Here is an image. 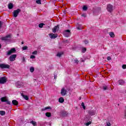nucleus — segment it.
<instances>
[{"label": "nucleus", "instance_id": "1", "mask_svg": "<svg viewBox=\"0 0 126 126\" xmlns=\"http://www.w3.org/2000/svg\"><path fill=\"white\" fill-rule=\"evenodd\" d=\"M20 11H21V10H20V9H17V10H14L13 12V15L14 17H17Z\"/></svg>", "mask_w": 126, "mask_h": 126}, {"label": "nucleus", "instance_id": "2", "mask_svg": "<svg viewBox=\"0 0 126 126\" xmlns=\"http://www.w3.org/2000/svg\"><path fill=\"white\" fill-rule=\"evenodd\" d=\"M113 7H114L112 5H111V4H109L107 5L106 9L109 12H112V11H113Z\"/></svg>", "mask_w": 126, "mask_h": 126}, {"label": "nucleus", "instance_id": "3", "mask_svg": "<svg viewBox=\"0 0 126 126\" xmlns=\"http://www.w3.org/2000/svg\"><path fill=\"white\" fill-rule=\"evenodd\" d=\"M16 52L15 48H12L9 51L7 52V56H10L12 54H14Z\"/></svg>", "mask_w": 126, "mask_h": 126}, {"label": "nucleus", "instance_id": "4", "mask_svg": "<svg viewBox=\"0 0 126 126\" xmlns=\"http://www.w3.org/2000/svg\"><path fill=\"white\" fill-rule=\"evenodd\" d=\"M63 35L65 37H69L70 36V31L66 30L63 32Z\"/></svg>", "mask_w": 126, "mask_h": 126}, {"label": "nucleus", "instance_id": "5", "mask_svg": "<svg viewBox=\"0 0 126 126\" xmlns=\"http://www.w3.org/2000/svg\"><path fill=\"white\" fill-rule=\"evenodd\" d=\"M6 82V78L5 77H1L0 78V84H4Z\"/></svg>", "mask_w": 126, "mask_h": 126}, {"label": "nucleus", "instance_id": "6", "mask_svg": "<svg viewBox=\"0 0 126 126\" xmlns=\"http://www.w3.org/2000/svg\"><path fill=\"white\" fill-rule=\"evenodd\" d=\"M66 93H67V91H66L64 88H63L61 90V95H62V96H65V95H66Z\"/></svg>", "mask_w": 126, "mask_h": 126}, {"label": "nucleus", "instance_id": "7", "mask_svg": "<svg viewBox=\"0 0 126 126\" xmlns=\"http://www.w3.org/2000/svg\"><path fill=\"white\" fill-rule=\"evenodd\" d=\"M16 54H13L9 57V60L10 62H14L15 59H16Z\"/></svg>", "mask_w": 126, "mask_h": 126}, {"label": "nucleus", "instance_id": "8", "mask_svg": "<svg viewBox=\"0 0 126 126\" xmlns=\"http://www.w3.org/2000/svg\"><path fill=\"white\" fill-rule=\"evenodd\" d=\"M0 68H9L10 66L8 64L1 63L0 64Z\"/></svg>", "mask_w": 126, "mask_h": 126}, {"label": "nucleus", "instance_id": "9", "mask_svg": "<svg viewBox=\"0 0 126 126\" xmlns=\"http://www.w3.org/2000/svg\"><path fill=\"white\" fill-rule=\"evenodd\" d=\"M23 85V83L21 82H18L17 83H16V87H17V88H20L21 87H22Z\"/></svg>", "mask_w": 126, "mask_h": 126}, {"label": "nucleus", "instance_id": "10", "mask_svg": "<svg viewBox=\"0 0 126 126\" xmlns=\"http://www.w3.org/2000/svg\"><path fill=\"white\" fill-rule=\"evenodd\" d=\"M49 36L51 39H56L58 37V34L57 33H50Z\"/></svg>", "mask_w": 126, "mask_h": 126}, {"label": "nucleus", "instance_id": "11", "mask_svg": "<svg viewBox=\"0 0 126 126\" xmlns=\"http://www.w3.org/2000/svg\"><path fill=\"white\" fill-rule=\"evenodd\" d=\"M9 39H10V35L9 34L1 38V39L3 41H7Z\"/></svg>", "mask_w": 126, "mask_h": 126}, {"label": "nucleus", "instance_id": "12", "mask_svg": "<svg viewBox=\"0 0 126 126\" xmlns=\"http://www.w3.org/2000/svg\"><path fill=\"white\" fill-rule=\"evenodd\" d=\"M59 29H60V27L59 26H55L53 29L52 32L53 33H56L57 31H59Z\"/></svg>", "mask_w": 126, "mask_h": 126}, {"label": "nucleus", "instance_id": "13", "mask_svg": "<svg viewBox=\"0 0 126 126\" xmlns=\"http://www.w3.org/2000/svg\"><path fill=\"white\" fill-rule=\"evenodd\" d=\"M118 84L120 85H125V84H126V82L125 81H124L123 80H120L118 81Z\"/></svg>", "mask_w": 126, "mask_h": 126}, {"label": "nucleus", "instance_id": "14", "mask_svg": "<svg viewBox=\"0 0 126 126\" xmlns=\"http://www.w3.org/2000/svg\"><path fill=\"white\" fill-rule=\"evenodd\" d=\"M12 103L15 106H17V105H18V101H17L16 100H13L12 101Z\"/></svg>", "mask_w": 126, "mask_h": 126}, {"label": "nucleus", "instance_id": "15", "mask_svg": "<svg viewBox=\"0 0 126 126\" xmlns=\"http://www.w3.org/2000/svg\"><path fill=\"white\" fill-rule=\"evenodd\" d=\"M72 61L73 63H76L77 64H78V63H79V61H78L77 59H72Z\"/></svg>", "mask_w": 126, "mask_h": 126}, {"label": "nucleus", "instance_id": "16", "mask_svg": "<svg viewBox=\"0 0 126 126\" xmlns=\"http://www.w3.org/2000/svg\"><path fill=\"white\" fill-rule=\"evenodd\" d=\"M8 7L9 9H12V8H13V4H12V3H9Z\"/></svg>", "mask_w": 126, "mask_h": 126}, {"label": "nucleus", "instance_id": "17", "mask_svg": "<svg viewBox=\"0 0 126 126\" xmlns=\"http://www.w3.org/2000/svg\"><path fill=\"white\" fill-rule=\"evenodd\" d=\"M22 97L24 98V99H25V100H29V98L28 97V96L27 95H25L23 94H21Z\"/></svg>", "mask_w": 126, "mask_h": 126}, {"label": "nucleus", "instance_id": "18", "mask_svg": "<svg viewBox=\"0 0 126 126\" xmlns=\"http://www.w3.org/2000/svg\"><path fill=\"white\" fill-rule=\"evenodd\" d=\"M89 115H91V116H94L95 115V111H89Z\"/></svg>", "mask_w": 126, "mask_h": 126}, {"label": "nucleus", "instance_id": "19", "mask_svg": "<svg viewBox=\"0 0 126 126\" xmlns=\"http://www.w3.org/2000/svg\"><path fill=\"white\" fill-rule=\"evenodd\" d=\"M61 115H62L63 117H65V116H67V112L66 111H63L61 113Z\"/></svg>", "mask_w": 126, "mask_h": 126}, {"label": "nucleus", "instance_id": "20", "mask_svg": "<svg viewBox=\"0 0 126 126\" xmlns=\"http://www.w3.org/2000/svg\"><path fill=\"white\" fill-rule=\"evenodd\" d=\"M59 102L60 103H63V102H64V99L63 97H60L59 99Z\"/></svg>", "mask_w": 126, "mask_h": 126}, {"label": "nucleus", "instance_id": "21", "mask_svg": "<svg viewBox=\"0 0 126 126\" xmlns=\"http://www.w3.org/2000/svg\"><path fill=\"white\" fill-rule=\"evenodd\" d=\"M31 124H32V125L33 126H37V122L34 121H32L31 122Z\"/></svg>", "mask_w": 126, "mask_h": 126}, {"label": "nucleus", "instance_id": "22", "mask_svg": "<svg viewBox=\"0 0 126 126\" xmlns=\"http://www.w3.org/2000/svg\"><path fill=\"white\" fill-rule=\"evenodd\" d=\"M45 116H46V117H48V118H50V117L52 116V114L50 112H47L45 113Z\"/></svg>", "mask_w": 126, "mask_h": 126}, {"label": "nucleus", "instance_id": "23", "mask_svg": "<svg viewBox=\"0 0 126 126\" xmlns=\"http://www.w3.org/2000/svg\"><path fill=\"white\" fill-rule=\"evenodd\" d=\"M109 35L110 37H111V38H114V37H115V34L113 32H110Z\"/></svg>", "mask_w": 126, "mask_h": 126}, {"label": "nucleus", "instance_id": "24", "mask_svg": "<svg viewBox=\"0 0 126 126\" xmlns=\"http://www.w3.org/2000/svg\"><path fill=\"white\" fill-rule=\"evenodd\" d=\"M0 115L1 116H4V115H5V111H0Z\"/></svg>", "mask_w": 126, "mask_h": 126}, {"label": "nucleus", "instance_id": "25", "mask_svg": "<svg viewBox=\"0 0 126 126\" xmlns=\"http://www.w3.org/2000/svg\"><path fill=\"white\" fill-rule=\"evenodd\" d=\"M88 9V8L86 6V5H84L83 7V10L84 11H86Z\"/></svg>", "mask_w": 126, "mask_h": 126}, {"label": "nucleus", "instance_id": "26", "mask_svg": "<svg viewBox=\"0 0 126 126\" xmlns=\"http://www.w3.org/2000/svg\"><path fill=\"white\" fill-rule=\"evenodd\" d=\"M30 70L31 72H34V70H35V69L33 67H31L30 68Z\"/></svg>", "mask_w": 126, "mask_h": 126}, {"label": "nucleus", "instance_id": "27", "mask_svg": "<svg viewBox=\"0 0 126 126\" xmlns=\"http://www.w3.org/2000/svg\"><path fill=\"white\" fill-rule=\"evenodd\" d=\"M57 57L61 58V57H62V56H63V53H62V52L58 53L57 54Z\"/></svg>", "mask_w": 126, "mask_h": 126}, {"label": "nucleus", "instance_id": "28", "mask_svg": "<svg viewBox=\"0 0 126 126\" xmlns=\"http://www.w3.org/2000/svg\"><path fill=\"white\" fill-rule=\"evenodd\" d=\"M49 109H51V107H46L42 109L41 111H46V110H48Z\"/></svg>", "mask_w": 126, "mask_h": 126}, {"label": "nucleus", "instance_id": "29", "mask_svg": "<svg viewBox=\"0 0 126 126\" xmlns=\"http://www.w3.org/2000/svg\"><path fill=\"white\" fill-rule=\"evenodd\" d=\"M0 99H1V102H5V101H6V99H5V98L3 97H1L0 98Z\"/></svg>", "mask_w": 126, "mask_h": 126}, {"label": "nucleus", "instance_id": "30", "mask_svg": "<svg viewBox=\"0 0 126 126\" xmlns=\"http://www.w3.org/2000/svg\"><path fill=\"white\" fill-rule=\"evenodd\" d=\"M38 26H39V28H43V26H44V24L40 23V24H39Z\"/></svg>", "mask_w": 126, "mask_h": 126}, {"label": "nucleus", "instance_id": "31", "mask_svg": "<svg viewBox=\"0 0 126 126\" xmlns=\"http://www.w3.org/2000/svg\"><path fill=\"white\" fill-rule=\"evenodd\" d=\"M90 125H91V121H90L89 122L86 123L85 124V125L87 126H89Z\"/></svg>", "mask_w": 126, "mask_h": 126}, {"label": "nucleus", "instance_id": "32", "mask_svg": "<svg viewBox=\"0 0 126 126\" xmlns=\"http://www.w3.org/2000/svg\"><path fill=\"white\" fill-rule=\"evenodd\" d=\"M36 2L38 4H41V0H36Z\"/></svg>", "mask_w": 126, "mask_h": 126}, {"label": "nucleus", "instance_id": "33", "mask_svg": "<svg viewBox=\"0 0 126 126\" xmlns=\"http://www.w3.org/2000/svg\"><path fill=\"white\" fill-rule=\"evenodd\" d=\"M22 49H23V50L24 51H25V50H27V49H28V47L27 46H24V47L22 48Z\"/></svg>", "mask_w": 126, "mask_h": 126}, {"label": "nucleus", "instance_id": "34", "mask_svg": "<svg viewBox=\"0 0 126 126\" xmlns=\"http://www.w3.org/2000/svg\"><path fill=\"white\" fill-rule=\"evenodd\" d=\"M38 54V51H34L32 52V55H37Z\"/></svg>", "mask_w": 126, "mask_h": 126}, {"label": "nucleus", "instance_id": "35", "mask_svg": "<svg viewBox=\"0 0 126 126\" xmlns=\"http://www.w3.org/2000/svg\"><path fill=\"white\" fill-rule=\"evenodd\" d=\"M82 106L83 107V109L85 110V106L84 105V103L82 102L81 104Z\"/></svg>", "mask_w": 126, "mask_h": 126}, {"label": "nucleus", "instance_id": "36", "mask_svg": "<svg viewBox=\"0 0 126 126\" xmlns=\"http://www.w3.org/2000/svg\"><path fill=\"white\" fill-rule=\"evenodd\" d=\"M122 68H123V69H126V64H123L122 65Z\"/></svg>", "mask_w": 126, "mask_h": 126}, {"label": "nucleus", "instance_id": "37", "mask_svg": "<svg viewBox=\"0 0 126 126\" xmlns=\"http://www.w3.org/2000/svg\"><path fill=\"white\" fill-rule=\"evenodd\" d=\"M106 124L107 126H111V123L110 122H106Z\"/></svg>", "mask_w": 126, "mask_h": 126}, {"label": "nucleus", "instance_id": "38", "mask_svg": "<svg viewBox=\"0 0 126 126\" xmlns=\"http://www.w3.org/2000/svg\"><path fill=\"white\" fill-rule=\"evenodd\" d=\"M5 102H6V103L8 104V105H10V104H11L10 101L7 100H6V101H5Z\"/></svg>", "mask_w": 126, "mask_h": 126}, {"label": "nucleus", "instance_id": "39", "mask_svg": "<svg viewBox=\"0 0 126 126\" xmlns=\"http://www.w3.org/2000/svg\"><path fill=\"white\" fill-rule=\"evenodd\" d=\"M81 16H82L83 17H86V16H87V15H86V14H83L81 15Z\"/></svg>", "mask_w": 126, "mask_h": 126}, {"label": "nucleus", "instance_id": "40", "mask_svg": "<svg viewBox=\"0 0 126 126\" xmlns=\"http://www.w3.org/2000/svg\"><path fill=\"white\" fill-rule=\"evenodd\" d=\"M82 52V53H85L86 52V48H83Z\"/></svg>", "mask_w": 126, "mask_h": 126}, {"label": "nucleus", "instance_id": "41", "mask_svg": "<svg viewBox=\"0 0 126 126\" xmlns=\"http://www.w3.org/2000/svg\"><path fill=\"white\" fill-rule=\"evenodd\" d=\"M35 57L34 55H31L30 57V59H35Z\"/></svg>", "mask_w": 126, "mask_h": 126}, {"label": "nucleus", "instance_id": "42", "mask_svg": "<svg viewBox=\"0 0 126 126\" xmlns=\"http://www.w3.org/2000/svg\"><path fill=\"white\" fill-rule=\"evenodd\" d=\"M111 60H112V58H111V57L109 56L107 57L108 61H111Z\"/></svg>", "mask_w": 126, "mask_h": 126}, {"label": "nucleus", "instance_id": "43", "mask_svg": "<svg viewBox=\"0 0 126 126\" xmlns=\"http://www.w3.org/2000/svg\"><path fill=\"white\" fill-rule=\"evenodd\" d=\"M107 88H108V87H107V86H103V90H107Z\"/></svg>", "mask_w": 126, "mask_h": 126}, {"label": "nucleus", "instance_id": "44", "mask_svg": "<svg viewBox=\"0 0 126 126\" xmlns=\"http://www.w3.org/2000/svg\"><path fill=\"white\" fill-rule=\"evenodd\" d=\"M25 62V58L23 57V59H22V62H23V63H24Z\"/></svg>", "mask_w": 126, "mask_h": 126}, {"label": "nucleus", "instance_id": "45", "mask_svg": "<svg viewBox=\"0 0 126 126\" xmlns=\"http://www.w3.org/2000/svg\"><path fill=\"white\" fill-rule=\"evenodd\" d=\"M84 42H85V44H88L89 41H87V40H86V41H84Z\"/></svg>", "mask_w": 126, "mask_h": 126}, {"label": "nucleus", "instance_id": "46", "mask_svg": "<svg viewBox=\"0 0 126 126\" xmlns=\"http://www.w3.org/2000/svg\"><path fill=\"white\" fill-rule=\"evenodd\" d=\"M1 25H2V24H1V22L0 21V28L1 27Z\"/></svg>", "mask_w": 126, "mask_h": 126}, {"label": "nucleus", "instance_id": "47", "mask_svg": "<svg viewBox=\"0 0 126 126\" xmlns=\"http://www.w3.org/2000/svg\"><path fill=\"white\" fill-rule=\"evenodd\" d=\"M54 79H57V75H54Z\"/></svg>", "mask_w": 126, "mask_h": 126}, {"label": "nucleus", "instance_id": "48", "mask_svg": "<svg viewBox=\"0 0 126 126\" xmlns=\"http://www.w3.org/2000/svg\"><path fill=\"white\" fill-rule=\"evenodd\" d=\"M125 118L126 119V111L125 113Z\"/></svg>", "mask_w": 126, "mask_h": 126}, {"label": "nucleus", "instance_id": "49", "mask_svg": "<svg viewBox=\"0 0 126 126\" xmlns=\"http://www.w3.org/2000/svg\"><path fill=\"white\" fill-rule=\"evenodd\" d=\"M80 62H84V60H83V59H81V60H80Z\"/></svg>", "mask_w": 126, "mask_h": 126}, {"label": "nucleus", "instance_id": "50", "mask_svg": "<svg viewBox=\"0 0 126 126\" xmlns=\"http://www.w3.org/2000/svg\"><path fill=\"white\" fill-rule=\"evenodd\" d=\"M77 29H78V30H80V28H79V27H78Z\"/></svg>", "mask_w": 126, "mask_h": 126}, {"label": "nucleus", "instance_id": "51", "mask_svg": "<svg viewBox=\"0 0 126 126\" xmlns=\"http://www.w3.org/2000/svg\"><path fill=\"white\" fill-rule=\"evenodd\" d=\"M1 48V45L0 44V49Z\"/></svg>", "mask_w": 126, "mask_h": 126}, {"label": "nucleus", "instance_id": "52", "mask_svg": "<svg viewBox=\"0 0 126 126\" xmlns=\"http://www.w3.org/2000/svg\"><path fill=\"white\" fill-rule=\"evenodd\" d=\"M22 44H24V42H22Z\"/></svg>", "mask_w": 126, "mask_h": 126}, {"label": "nucleus", "instance_id": "53", "mask_svg": "<svg viewBox=\"0 0 126 126\" xmlns=\"http://www.w3.org/2000/svg\"><path fill=\"white\" fill-rule=\"evenodd\" d=\"M79 100H81V97L79 98Z\"/></svg>", "mask_w": 126, "mask_h": 126}]
</instances>
